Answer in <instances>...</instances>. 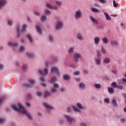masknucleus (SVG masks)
<instances>
[{"label": "nucleus", "instance_id": "nucleus-13", "mask_svg": "<svg viewBox=\"0 0 126 126\" xmlns=\"http://www.w3.org/2000/svg\"><path fill=\"white\" fill-rule=\"evenodd\" d=\"M8 45L9 47H12V48H16L19 46V44L18 42H8Z\"/></svg>", "mask_w": 126, "mask_h": 126}, {"label": "nucleus", "instance_id": "nucleus-30", "mask_svg": "<svg viewBox=\"0 0 126 126\" xmlns=\"http://www.w3.org/2000/svg\"><path fill=\"white\" fill-rule=\"evenodd\" d=\"M68 54H73L74 53V47L73 46L70 47L68 50Z\"/></svg>", "mask_w": 126, "mask_h": 126}, {"label": "nucleus", "instance_id": "nucleus-46", "mask_svg": "<svg viewBox=\"0 0 126 126\" xmlns=\"http://www.w3.org/2000/svg\"><path fill=\"white\" fill-rule=\"evenodd\" d=\"M108 92L110 94L114 93V89L111 87L108 88Z\"/></svg>", "mask_w": 126, "mask_h": 126}, {"label": "nucleus", "instance_id": "nucleus-55", "mask_svg": "<svg viewBox=\"0 0 126 126\" xmlns=\"http://www.w3.org/2000/svg\"><path fill=\"white\" fill-rule=\"evenodd\" d=\"M113 6L114 7H118V4L117 3V2H116V0H113Z\"/></svg>", "mask_w": 126, "mask_h": 126}, {"label": "nucleus", "instance_id": "nucleus-12", "mask_svg": "<svg viewBox=\"0 0 126 126\" xmlns=\"http://www.w3.org/2000/svg\"><path fill=\"white\" fill-rule=\"evenodd\" d=\"M39 72L41 74V75H44V74H45V75H48L49 73V69L48 68H45L44 70H39Z\"/></svg>", "mask_w": 126, "mask_h": 126}, {"label": "nucleus", "instance_id": "nucleus-33", "mask_svg": "<svg viewBox=\"0 0 126 126\" xmlns=\"http://www.w3.org/2000/svg\"><path fill=\"white\" fill-rule=\"evenodd\" d=\"M27 99H28V100H29V101H30V100H32V94L30 93H28L27 94Z\"/></svg>", "mask_w": 126, "mask_h": 126}, {"label": "nucleus", "instance_id": "nucleus-63", "mask_svg": "<svg viewBox=\"0 0 126 126\" xmlns=\"http://www.w3.org/2000/svg\"><path fill=\"white\" fill-rule=\"evenodd\" d=\"M64 123V122L63 121V120H59V124L60 125H63Z\"/></svg>", "mask_w": 126, "mask_h": 126}, {"label": "nucleus", "instance_id": "nucleus-35", "mask_svg": "<svg viewBox=\"0 0 126 126\" xmlns=\"http://www.w3.org/2000/svg\"><path fill=\"white\" fill-rule=\"evenodd\" d=\"M40 20L42 22H45L47 20V16L46 15H42L40 17Z\"/></svg>", "mask_w": 126, "mask_h": 126}, {"label": "nucleus", "instance_id": "nucleus-1", "mask_svg": "<svg viewBox=\"0 0 126 126\" xmlns=\"http://www.w3.org/2000/svg\"><path fill=\"white\" fill-rule=\"evenodd\" d=\"M12 108L14 111H15V112H19V113H21L22 115L26 116L29 120H30L31 121L33 120V116H32V114L26 110L25 107H24V106L21 103H18L17 105H12Z\"/></svg>", "mask_w": 126, "mask_h": 126}, {"label": "nucleus", "instance_id": "nucleus-45", "mask_svg": "<svg viewBox=\"0 0 126 126\" xmlns=\"http://www.w3.org/2000/svg\"><path fill=\"white\" fill-rule=\"evenodd\" d=\"M20 27L21 26L19 24H17L16 26V29L17 30V32H20Z\"/></svg>", "mask_w": 126, "mask_h": 126}, {"label": "nucleus", "instance_id": "nucleus-27", "mask_svg": "<svg viewBox=\"0 0 126 126\" xmlns=\"http://www.w3.org/2000/svg\"><path fill=\"white\" fill-rule=\"evenodd\" d=\"M95 64H96V65H100V64H101V58H95Z\"/></svg>", "mask_w": 126, "mask_h": 126}, {"label": "nucleus", "instance_id": "nucleus-61", "mask_svg": "<svg viewBox=\"0 0 126 126\" xmlns=\"http://www.w3.org/2000/svg\"><path fill=\"white\" fill-rule=\"evenodd\" d=\"M17 38H20V37L21 36V33H20V32H17Z\"/></svg>", "mask_w": 126, "mask_h": 126}, {"label": "nucleus", "instance_id": "nucleus-10", "mask_svg": "<svg viewBox=\"0 0 126 126\" xmlns=\"http://www.w3.org/2000/svg\"><path fill=\"white\" fill-rule=\"evenodd\" d=\"M59 87H60V85L57 83H54L53 87L50 90L51 93H56L57 88H59Z\"/></svg>", "mask_w": 126, "mask_h": 126}, {"label": "nucleus", "instance_id": "nucleus-29", "mask_svg": "<svg viewBox=\"0 0 126 126\" xmlns=\"http://www.w3.org/2000/svg\"><path fill=\"white\" fill-rule=\"evenodd\" d=\"M26 55L27 56V57H28V58H30V59H32V58L34 57V53L31 52H27Z\"/></svg>", "mask_w": 126, "mask_h": 126}, {"label": "nucleus", "instance_id": "nucleus-57", "mask_svg": "<svg viewBox=\"0 0 126 126\" xmlns=\"http://www.w3.org/2000/svg\"><path fill=\"white\" fill-rule=\"evenodd\" d=\"M34 14L36 16H41V13L38 11H34Z\"/></svg>", "mask_w": 126, "mask_h": 126}, {"label": "nucleus", "instance_id": "nucleus-59", "mask_svg": "<svg viewBox=\"0 0 126 126\" xmlns=\"http://www.w3.org/2000/svg\"><path fill=\"white\" fill-rule=\"evenodd\" d=\"M4 68V65L3 64L0 63V70H2Z\"/></svg>", "mask_w": 126, "mask_h": 126}, {"label": "nucleus", "instance_id": "nucleus-2", "mask_svg": "<svg viewBox=\"0 0 126 126\" xmlns=\"http://www.w3.org/2000/svg\"><path fill=\"white\" fill-rule=\"evenodd\" d=\"M64 118L65 121H66L67 123H68L69 125H72L76 123V119H75V118L68 114L64 115Z\"/></svg>", "mask_w": 126, "mask_h": 126}, {"label": "nucleus", "instance_id": "nucleus-47", "mask_svg": "<svg viewBox=\"0 0 126 126\" xmlns=\"http://www.w3.org/2000/svg\"><path fill=\"white\" fill-rule=\"evenodd\" d=\"M27 69H28V67L27 64H24L23 67V71H27Z\"/></svg>", "mask_w": 126, "mask_h": 126}, {"label": "nucleus", "instance_id": "nucleus-24", "mask_svg": "<svg viewBox=\"0 0 126 126\" xmlns=\"http://www.w3.org/2000/svg\"><path fill=\"white\" fill-rule=\"evenodd\" d=\"M111 103L114 106V107H118V102H117V99H116L115 98H113L111 100Z\"/></svg>", "mask_w": 126, "mask_h": 126}, {"label": "nucleus", "instance_id": "nucleus-62", "mask_svg": "<svg viewBox=\"0 0 126 126\" xmlns=\"http://www.w3.org/2000/svg\"><path fill=\"white\" fill-rule=\"evenodd\" d=\"M111 72H112V73H113V74H118V71L117 70H112Z\"/></svg>", "mask_w": 126, "mask_h": 126}, {"label": "nucleus", "instance_id": "nucleus-3", "mask_svg": "<svg viewBox=\"0 0 126 126\" xmlns=\"http://www.w3.org/2000/svg\"><path fill=\"white\" fill-rule=\"evenodd\" d=\"M28 83H25L22 85V87L23 88H32L33 87V85L36 83V81L33 79H29Z\"/></svg>", "mask_w": 126, "mask_h": 126}, {"label": "nucleus", "instance_id": "nucleus-38", "mask_svg": "<svg viewBox=\"0 0 126 126\" xmlns=\"http://www.w3.org/2000/svg\"><path fill=\"white\" fill-rule=\"evenodd\" d=\"M94 88H96V89H100V88L102 87V86L101 85V84H97V83L94 84Z\"/></svg>", "mask_w": 126, "mask_h": 126}, {"label": "nucleus", "instance_id": "nucleus-32", "mask_svg": "<svg viewBox=\"0 0 126 126\" xmlns=\"http://www.w3.org/2000/svg\"><path fill=\"white\" fill-rule=\"evenodd\" d=\"M27 38H28V40L31 43H33V38H32V35L30 34H28L27 35Z\"/></svg>", "mask_w": 126, "mask_h": 126}, {"label": "nucleus", "instance_id": "nucleus-14", "mask_svg": "<svg viewBox=\"0 0 126 126\" xmlns=\"http://www.w3.org/2000/svg\"><path fill=\"white\" fill-rule=\"evenodd\" d=\"M110 45L112 47H118L119 46V42L116 39L111 40L110 41Z\"/></svg>", "mask_w": 126, "mask_h": 126}, {"label": "nucleus", "instance_id": "nucleus-31", "mask_svg": "<svg viewBox=\"0 0 126 126\" xmlns=\"http://www.w3.org/2000/svg\"><path fill=\"white\" fill-rule=\"evenodd\" d=\"M63 79L64 80H69L70 79V76L69 75L64 74L63 75Z\"/></svg>", "mask_w": 126, "mask_h": 126}, {"label": "nucleus", "instance_id": "nucleus-36", "mask_svg": "<svg viewBox=\"0 0 126 126\" xmlns=\"http://www.w3.org/2000/svg\"><path fill=\"white\" fill-rule=\"evenodd\" d=\"M36 29L38 33L39 34H42V29L38 25L36 26Z\"/></svg>", "mask_w": 126, "mask_h": 126}, {"label": "nucleus", "instance_id": "nucleus-5", "mask_svg": "<svg viewBox=\"0 0 126 126\" xmlns=\"http://www.w3.org/2000/svg\"><path fill=\"white\" fill-rule=\"evenodd\" d=\"M63 28V22L62 21H58L55 24V29L56 30H61Z\"/></svg>", "mask_w": 126, "mask_h": 126}, {"label": "nucleus", "instance_id": "nucleus-60", "mask_svg": "<svg viewBox=\"0 0 126 126\" xmlns=\"http://www.w3.org/2000/svg\"><path fill=\"white\" fill-rule=\"evenodd\" d=\"M40 81H41V82H44V81H46V80L45 79V77H40Z\"/></svg>", "mask_w": 126, "mask_h": 126}, {"label": "nucleus", "instance_id": "nucleus-20", "mask_svg": "<svg viewBox=\"0 0 126 126\" xmlns=\"http://www.w3.org/2000/svg\"><path fill=\"white\" fill-rule=\"evenodd\" d=\"M78 85L79 88H80V89H82L83 90L86 88V85H85V83L83 82H80L78 84Z\"/></svg>", "mask_w": 126, "mask_h": 126}, {"label": "nucleus", "instance_id": "nucleus-22", "mask_svg": "<svg viewBox=\"0 0 126 126\" xmlns=\"http://www.w3.org/2000/svg\"><path fill=\"white\" fill-rule=\"evenodd\" d=\"M13 20L8 19L7 21V25L10 27H12V26H13Z\"/></svg>", "mask_w": 126, "mask_h": 126}, {"label": "nucleus", "instance_id": "nucleus-48", "mask_svg": "<svg viewBox=\"0 0 126 126\" xmlns=\"http://www.w3.org/2000/svg\"><path fill=\"white\" fill-rule=\"evenodd\" d=\"M5 122V119L3 118L0 117V125H2Z\"/></svg>", "mask_w": 126, "mask_h": 126}, {"label": "nucleus", "instance_id": "nucleus-37", "mask_svg": "<svg viewBox=\"0 0 126 126\" xmlns=\"http://www.w3.org/2000/svg\"><path fill=\"white\" fill-rule=\"evenodd\" d=\"M100 43V38L99 37H96L94 38V44L95 45H98Z\"/></svg>", "mask_w": 126, "mask_h": 126}, {"label": "nucleus", "instance_id": "nucleus-21", "mask_svg": "<svg viewBox=\"0 0 126 126\" xmlns=\"http://www.w3.org/2000/svg\"><path fill=\"white\" fill-rule=\"evenodd\" d=\"M26 51V48H25V46H20L19 48V52L20 53V54H23L24 52Z\"/></svg>", "mask_w": 126, "mask_h": 126}, {"label": "nucleus", "instance_id": "nucleus-28", "mask_svg": "<svg viewBox=\"0 0 126 126\" xmlns=\"http://www.w3.org/2000/svg\"><path fill=\"white\" fill-rule=\"evenodd\" d=\"M49 81L50 82V83H54V82L58 81V79L57 78V77L53 76L50 80H49Z\"/></svg>", "mask_w": 126, "mask_h": 126}, {"label": "nucleus", "instance_id": "nucleus-42", "mask_svg": "<svg viewBox=\"0 0 126 126\" xmlns=\"http://www.w3.org/2000/svg\"><path fill=\"white\" fill-rule=\"evenodd\" d=\"M66 111L68 114H70L72 112V109H71V107L68 106L66 108Z\"/></svg>", "mask_w": 126, "mask_h": 126}, {"label": "nucleus", "instance_id": "nucleus-19", "mask_svg": "<svg viewBox=\"0 0 126 126\" xmlns=\"http://www.w3.org/2000/svg\"><path fill=\"white\" fill-rule=\"evenodd\" d=\"M27 27H28V26L27 24H24V25H23V27L21 30L22 33L24 34L26 33V32H27Z\"/></svg>", "mask_w": 126, "mask_h": 126}, {"label": "nucleus", "instance_id": "nucleus-25", "mask_svg": "<svg viewBox=\"0 0 126 126\" xmlns=\"http://www.w3.org/2000/svg\"><path fill=\"white\" fill-rule=\"evenodd\" d=\"M102 42L105 45H108L109 44V39L107 37H103L102 39Z\"/></svg>", "mask_w": 126, "mask_h": 126}, {"label": "nucleus", "instance_id": "nucleus-7", "mask_svg": "<svg viewBox=\"0 0 126 126\" xmlns=\"http://www.w3.org/2000/svg\"><path fill=\"white\" fill-rule=\"evenodd\" d=\"M51 73H56L58 76H61V73H60V69L57 66L52 67L50 69Z\"/></svg>", "mask_w": 126, "mask_h": 126}, {"label": "nucleus", "instance_id": "nucleus-15", "mask_svg": "<svg viewBox=\"0 0 126 126\" xmlns=\"http://www.w3.org/2000/svg\"><path fill=\"white\" fill-rule=\"evenodd\" d=\"M77 39L78 41H81V42H82V41L84 40V37H83L82 33L78 32L77 34Z\"/></svg>", "mask_w": 126, "mask_h": 126}, {"label": "nucleus", "instance_id": "nucleus-43", "mask_svg": "<svg viewBox=\"0 0 126 126\" xmlns=\"http://www.w3.org/2000/svg\"><path fill=\"white\" fill-rule=\"evenodd\" d=\"M46 7H47V8H49V9H52L53 8V5H52V4H51V3L49 2L46 3Z\"/></svg>", "mask_w": 126, "mask_h": 126}, {"label": "nucleus", "instance_id": "nucleus-23", "mask_svg": "<svg viewBox=\"0 0 126 126\" xmlns=\"http://www.w3.org/2000/svg\"><path fill=\"white\" fill-rule=\"evenodd\" d=\"M48 39L50 43H54V42H55V37H54V35L52 34H50L48 36Z\"/></svg>", "mask_w": 126, "mask_h": 126}, {"label": "nucleus", "instance_id": "nucleus-9", "mask_svg": "<svg viewBox=\"0 0 126 126\" xmlns=\"http://www.w3.org/2000/svg\"><path fill=\"white\" fill-rule=\"evenodd\" d=\"M74 17L77 20L80 19V18L82 17V11L80 9L76 11L74 14Z\"/></svg>", "mask_w": 126, "mask_h": 126}, {"label": "nucleus", "instance_id": "nucleus-54", "mask_svg": "<svg viewBox=\"0 0 126 126\" xmlns=\"http://www.w3.org/2000/svg\"><path fill=\"white\" fill-rule=\"evenodd\" d=\"M101 52L102 54H106L107 53V51H106V49H105V48H104V47H101Z\"/></svg>", "mask_w": 126, "mask_h": 126}, {"label": "nucleus", "instance_id": "nucleus-6", "mask_svg": "<svg viewBox=\"0 0 126 126\" xmlns=\"http://www.w3.org/2000/svg\"><path fill=\"white\" fill-rule=\"evenodd\" d=\"M73 59L75 63H78L79 62V59L82 58V55L80 53H75L73 54Z\"/></svg>", "mask_w": 126, "mask_h": 126}, {"label": "nucleus", "instance_id": "nucleus-44", "mask_svg": "<svg viewBox=\"0 0 126 126\" xmlns=\"http://www.w3.org/2000/svg\"><path fill=\"white\" fill-rule=\"evenodd\" d=\"M36 96L37 97H42V96H43V93L40 91H37L36 92Z\"/></svg>", "mask_w": 126, "mask_h": 126}, {"label": "nucleus", "instance_id": "nucleus-16", "mask_svg": "<svg viewBox=\"0 0 126 126\" xmlns=\"http://www.w3.org/2000/svg\"><path fill=\"white\" fill-rule=\"evenodd\" d=\"M126 84L124 82H120L119 83V85L117 86L118 89H121L123 90L124 89V86H126Z\"/></svg>", "mask_w": 126, "mask_h": 126}, {"label": "nucleus", "instance_id": "nucleus-11", "mask_svg": "<svg viewBox=\"0 0 126 126\" xmlns=\"http://www.w3.org/2000/svg\"><path fill=\"white\" fill-rule=\"evenodd\" d=\"M6 4H7V0H0V10L2 9Z\"/></svg>", "mask_w": 126, "mask_h": 126}, {"label": "nucleus", "instance_id": "nucleus-58", "mask_svg": "<svg viewBox=\"0 0 126 126\" xmlns=\"http://www.w3.org/2000/svg\"><path fill=\"white\" fill-rule=\"evenodd\" d=\"M74 75H79L80 74V71H77L73 73Z\"/></svg>", "mask_w": 126, "mask_h": 126}, {"label": "nucleus", "instance_id": "nucleus-51", "mask_svg": "<svg viewBox=\"0 0 126 126\" xmlns=\"http://www.w3.org/2000/svg\"><path fill=\"white\" fill-rule=\"evenodd\" d=\"M111 85L113 86V87H114V88L117 87L118 88V84L117 83V82L112 83Z\"/></svg>", "mask_w": 126, "mask_h": 126}, {"label": "nucleus", "instance_id": "nucleus-52", "mask_svg": "<svg viewBox=\"0 0 126 126\" xmlns=\"http://www.w3.org/2000/svg\"><path fill=\"white\" fill-rule=\"evenodd\" d=\"M99 2L100 3H102V4H105V3H107V0H98Z\"/></svg>", "mask_w": 126, "mask_h": 126}, {"label": "nucleus", "instance_id": "nucleus-18", "mask_svg": "<svg viewBox=\"0 0 126 126\" xmlns=\"http://www.w3.org/2000/svg\"><path fill=\"white\" fill-rule=\"evenodd\" d=\"M52 95V93L49 91H46L43 93V96L44 98H49Z\"/></svg>", "mask_w": 126, "mask_h": 126}, {"label": "nucleus", "instance_id": "nucleus-4", "mask_svg": "<svg viewBox=\"0 0 126 126\" xmlns=\"http://www.w3.org/2000/svg\"><path fill=\"white\" fill-rule=\"evenodd\" d=\"M72 108L75 113H81V110H80L83 109V106L81 103L78 102L77 103V107L74 105H72Z\"/></svg>", "mask_w": 126, "mask_h": 126}, {"label": "nucleus", "instance_id": "nucleus-49", "mask_svg": "<svg viewBox=\"0 0 126 126\" xmlns=\"http://www.w3.org/2000/svg\"><path fill=\"white\" fill-rule=\"evenodd\" d=\"M51 13H52V12L49 9H46L45 10V14L48 15V14H51Z\"/></svg>", "mask_w": 126, "mask_h": 126}, {"label": "nucleus", "instance_id": "nucleus-8", "mask_svg": "<svg viewBox=\"0 0 126 126\" xmlns=\"http://www.w3.org/2000/svg\"><path fill=\"white\" fill-rule=\"evenodd\" d=\"M43 105L46 108L48 109L46 110V112L47 113H51V111L52 110H54V107L53 106L51 105L48 102H44L43 103Z\"/></svg>", "mask_w": 126, "mask_h": 126}, {"label": "nucleus", "instance_id": "nucleus-56", "mask_svg": "<svg viewBox=\"0 0 126 126\" xmlns=\"http://www.w3.org/2000/svg\"><path fill=\"white\" fill-rule=\"evenodd\" d=\"M96 54L98 58H100V57H101V51H100V50H97Z\"/></svg>", "mask_w": 126, "mask_h": 126}, {"label": "nucleus", "instance_id": "nucleus-34", "mask_svg": "<svg viewBox=\"0 0 126 126\" xmlns=\"http://www.w3.org/2000/svg\"><path fill=\"white\" fill-rule=\"evenodd\" d=\"M55 2L58 6H63V1H61L59 0H56Z\"/></svg>", "mask_w": 126, "mask_h": 126}, {"label": "nucleus", "instance_id": "nucleus-53", "mask_svg": "<svg viewBox=\"0 0 126 126\" xmlns=\"http://www.w3.org/2000/svg\"><path fill=\"white\" fill-rule=\"evenodd\" d=\"M61 92L62 93H63L64 92H65V87H61L60 89Z\"/></svg>", "mask_w": 126, "mask_h": 126}, {"label": "nucleus", "instance_id": "nucleus-39", "mask_svg": "<svg viewBox=\"0 0 126 126\" xmlns=\"http://www.w3.org/2000/svg\"><path fill=\"white\" fill-rule=\"evenodd\" d=\"M120 123L121 124H126V119L125 117L121 118L120 119Z\"/></svg>", "mask_w": 126, "mask_h": 126}, {"label": "nucleus", "instance_id": "nucleus-50", "mask_svg": "<svg viewBox=\"0 0 126 126\" xmlns=\"http://www.w3.org/2000/svg\"><path fill=\"white\" fill-rule=\"evenodd\" d=\"M104 102L106 104H110V99L109 98H105L104 99Z\"/></svg>", "mask_w": 126, "mask_h": 126}, {"label": "nucleus", "instance_id": "nucleus-26", "mask_svg": "<svg viewBox=\"0 0 126 126\" xmlns=\"http://www.w3.org/2000/svg\"><path fill=\"white\" fill-rule=\"evenodd\" d=\"M90 18L92 22H93V23H94V24H98V23H99L98 20L95 19V18H94L93 16H91Z\"/></svg>", "mask_w": 126, "mask_h": 126}, {"label": "nucleus", "instance_id": "nucleus-40", "mask_svg": "<svg viewBox=\"0 0 126 126\" xmlns=\"http://www.w3.org/2000/svg\"><path fill=\"white\" fill-rule=\"evenodd\" d=\"M104 15L106 16V19L107 20H111L112 19V18L109 15V14L108 13L104 12Z\"/></svg>", "mask_w": 126, "mask_h": 126}, {"label": "nucleus", "instance_id": "nucleus-41", "mask_svg": "<svg viewBox=\"0 0 126 126\" xmlns=\"http://www.w3.org/2000/svg\"><path fill=\"white\" fill-rule=\"evenodd\" d=\"M91 11H92V12H94V13H98V12H99V9H98L96 8H92Z\"/></svg>", "mask_w": 126, "mask_h": 126}, {"label": "nucleus", "instance_id": "nucleus-64", "mask_svg": "<svg viewBox=\"0 0 126 126\" xmlns=\"http://www.w3.org/2000/svg\"><path fill=\"white\" fill-rule=\"evenodd\" d=\"M80 126H87V124H86V123H85L83 122L80 124Z\"/></svg>", "mask_w": 126, "mask_h": 126}, {"label": "nucleus", "instance_id": "nucleus-17", "mask_svg": "<svg viewBox=\"0 0 126 126\" xmlns=\"http://www.w3.org/2000/svg\"><path fill=\"white\" fill-rule=\"evenodd\" d=\"M102 63L105 64H108L110 63H111V59H110V58L106 57L103 59Z\"/></svg>", "mask_w": 126, "mask_h": 126}]
</instances>
